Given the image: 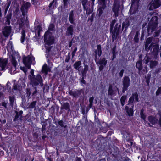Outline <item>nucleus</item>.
Segmentation results:
<instances>
[{"mask_svg":"<svg viewBox=\"0 0 161 161\" xmlns=\"http://www.w3.org/2000/svg\"><path fill=\"white\" fill-rule=\"evenodd\" d=\"M30 6V3L28 2L24 3L21 8L22 14L23 16L25 15L27 13L28 8Z\"/></svg>","mask_w":161,"mask_h":161,"instance_id":"9","label":"nucleus"},{"mask_svg":"<svg viewBox=\"0 0 161 161\" xmlns=\"http://www.w3.org/2000/svg\"><path fill=\"white\" fill-rule=\"evenodd\" d=\"M22 36H21V42L23 43L25 38V33L24 30H23L21 32Z\"/></svg>","mask_w":161,"mask_h":161,"instance_id":"41","label":"nucleus"},{"mask_svg":"<svg viewBox=\"0 0 161 161\" xmlns=\"http://www.w3.org/2000/svg\"><path fill=\"white\" fill-rule=\"evenodd\" d=\"M131 107H129L128 106H126L125 108L126 112L129 116H132L133 114V108L134 107V104H131Z\"/></svg>","mask_w":161,"mask_h":161,"instance_id":"13","label":"nucleus"},{"mask_svg":"<svg viewBox=\"0 0 161 161\" xmlns=\"http://www.w3.org/2000/svg\"><path fill=\"white\" fill-rule=\"evenodd\" d=\"M159 48V46L158 45H155L154 46L153 53L154 54L156 55L158 54Z\"/></svg>","mask_w":161,"mask_h":161,"instance_id":"32","label":"nucleus"},{"mask_svg":"<svg viewBox=\"0 0 161 161\" xmlns=\"http://www.w3.org/2000/svg\"><path fill=\"white\" fill-rule=\"evenodd\" d=\"M160 32V30H158V31L155 32V35L154 36V37L158 36Z\"/></svg>","mask_w":161,"mask_h":161,"instance_id":"61","label":"nucleus"},{"mask_svg":"<svg viewBox=\"0 0 161 161\" xmlns=\"http://www.w3.org/2000/svg\"><path fill=\"white\" fill-rule=\"evenodd\" d=\"M134 99L136 101H138V95L137 93L133 94L132 96L130 98L128 101L129 103L127 104L128 105L133 104Z\"/></svg>","mask_w":161,"mask_h":161,"instance_id":"14","label":"nucleus"},{"mask_svg":"<svg viewBox=\"0 0 161 161\" xmlns=\"http://www.w3.org/2000/svg\"><path fill=\"white\" fill-rule=\"evenodd\" d=\"M116 46H114L112 48V54H116Z\"/></svg>","mask_w":161,"mask_h":161,"instance_id":"62","label":"nucleus"},{"mask_svg":"<svg viewBox=\"0 0 161 161\" xmlns=\"http://www.w3.org/2000/svg\"><path fill=\"white\" fill-rule=\"evenodd\" d=\"M127 97L126 96L124 95L120 99V101L121 103L122 106H123L124 105L125 101Z\"/></svg>","mask_w":161,"mask_h":161,"instance_id":"38","label":"nucleus"},{"mask_svg":"<svg viewBox=\"0 0 161 161\" xmlns=\"http://www.w3.org/2000/svg\"><path fill=\"white\" fill-rule=\"evenodd\" d=\"M29 77L30 79V84L33 87H36V86L39 85V83L40 84L41 87L43 85V80L40 75H37L36 78L32 77L31 75H29Z\"/></svg>","mask_w":161,"mask_h":161,"instance_id":"1","label":"nucleus"},{"mask_svg":"<svg viewBox=\"0 0 161 161\" xmlns=\"http://www.w3.org/2000/svg\"><path fill=\"white\" fill-rule=\"evenodd\" d=\"M54 25L53 24H50L48 28V30L53 31L54 27Z\"/></svg>","mask_w":161,"mask_h":161,"instance_id":"56","label":"nucleus"},{"mask_svg":"<svg viewBox=\"0 0 161 161\" xmlns=\"http://www.w3.org/2000/svg\"><path fill=\"white\" fill-rule=\"evenodd\" d=\"M94 98L93 97H92L89 98V102L90 103V104L89 105V107L90 108H91L92 106Z\"/></svg>","mask_w":161,"mask_h":161,"instance_id":"48","label":"nucleus"},{"mask_svg":"<svg viewBox=\"0 0 161 161\" xmlns=\"http://www.w3.org/2000/svg\"><path fill=\"white\" fill-rule=\"evenodd\" d=\"M106 0H99V4L106 5Z\"/></svg>","mask_w":161,"mask_h":161,"instance_id":"58","label":"nucleus"},{"mask_svg":"<svg viewBox=\"0 0 161 161\" xmlns=\"http://www.w3.org/2000/svg\"><path fill=\"white\" fill-rule=\"evenodd\" d=\"M161 94V87H159L157 90L156 92V96H158Z\"/></svg>","mask_w":161,"mask_h":161,"instance_id":"54","label":"nucleus"},{"mask_svg":"<svg viewBox=\"0 0 161 161\" xmlns=\"http://www.w3.org/2000/svg\"><path fill=\"white\" fill-rule=\"evenodd\" d=\"M57 3V0H53L52 2H51L49 5V7L50 8L52 5H53V7L54 8L55 7H56V4Z\"/></svg>","mask_w":161,"mask_h":161,"instance_id":"42","label":"nucleus"},{"mask_svg":"<svg viewBox=\"0 0 161 161\" xmlns=\"http://www.w3.org/2000/svg\"><path fill=\"white\" fill-rule=\"evenodd\" d=\"M123 29L122 28H121V25H118V24H116L115 26L114 30L111 32L112 34V38L113 41H114L115 39L116 38V37L118 36L119 33L120 31L122 32Z\"/></svg>","mask_w":161,"mask_h":161,"instance_id":"3","label":"nucleus"},{"mask_svg":"<svg viewBox=\"0 0 161 161\" xmlns=\"http://www.w3.org/2000/svg\"><path fill=\"white\" fill-rule=\"evenodd\" d=\"M69 20L70 21L71 24H75V19L73 10L71 11L69 13Z\"/></svg>","mask_w":161,"mask_h":161,"instance_id":"21","label":"nucleus"},{"mask_svg":"<svg viewBox=\"0 0 161 161\" xmlns=\"http://www.w3.org/2000/svg\"><path fill=\"white\" fill-rule=\"evenodd\" d=\"M15 113H16V115L14 119V121L18 120L19 117L18 112L16 111H15Z\"/></svg>","mask_w":161,"mask_h":161,"instance_id":"55","label":"nucleus"},{"mask_svg":"<svg viewBox=\"0 0 161 161\" xmlns=\"http://www.w3.org/2000/svg\"><path fill=\"white\" fill-rule=\"evenodd\" d=\"M12 59L11 60V62L13 65L14 67H16V58L18 59V60H19L20 59L19 55L17 53L15 55H12Z\"/></svg>","mask_w":161,"mask_h":161,"instance_id":"15","label":"nucleus"},{"mask_svg":"<svg viewBox=\"0 0 161 161\" xmlns=\"http://www.w3.org/2000/svg\"><path fill=\"white\" fill-rule=\"evenodd\" d=\"M161 5V0H155L151 2L149 4V9L153 10L158 8Z\"/></svg>","mask_w":161,"mask_h":161,"instance_id":"5","label":"nucleus"},{"mask_svg":"<svg viewBox=\"0 0 161 161\" xmlns=\"http://www.w3.org/2000/svg\"><path fill=\"white\" fill-rule=\"evenodd\" d=\"M21 87L19 85L14 84L13 86V89L15 91H19L21 89Z\"/></svg>","mask_w":161,"mask_h":161,"instance_id":"39","label":"nucleus"},{"mask_svg":"<svg viewBox=\"0 0 161 161\" xmlns=\"http://www.w3.org/2000/svg\"><path fill=\"white\" fill-rule=\"evenodd\" d=\"M58 124L61 127H64V122L62 120L59 121L58 122Z\"/></svg>","mask_w":161,"mask_h":161,"instance_id":"60","label":"nucleus"},{"mask_svg":"<svg viewBox=\"0 0 161 161\" xmlns=\"http://www.w3.org/2000/svg\"><path fill=\"white\" fill-rule=\"evenodd\" d=\"M34 58L33 57L28 56L27 57H24L23 59V62L26 67L28 69H30L31 65Z\"/></svg>","mask_w":161,"mask_h":161,"instance_id":"8","label":"nucleus"},{"mask_svg":"<svg viewBox=\"0 0 161 161\" xmlns=\"http://www.w3.org/2000/svg\"><path fill=\"white\" fill-rule=\"evenodd\" d=\"M157 25L156 24H153L152 22H149L147 29L148 36L152 34V32L155 30Z\"/></svg>","mask_w":161,"mask_h":161,"instance_id":"10","label":"nucleus"},{"mask_svg":"<svg viewBox=\"0 0 161 161\" xmlns=\"http://www.w3.org/2000/svg\"><path fill=\"white\" fill-rule=\"evenodd\" d=\"M87 2L88 1L87 0H82V4L83 6V8L85 10L87 9V8H86V5Z\"/></svg>","mask_w":161,"mask_h":161,"instance_id":"49","label":"nucleus"},{"mask_svg":"<svg viewBox=\"0 0 161 161\" xmlns=\"http://www.w3.org/2000/svg\"><path fill=\"white\" fill-rule=\"evenodd\" d=\"M26 97L28 99L31 98L30 95L31 94V89L30 88H27L26 89Z\"/></svg>","mask_w":161,"mask_h":161,"instance_id":"40","label":"nucleus"},{"mask_svg":"<svg viewBox=\"0 0 161 161\" xmlns=\"http://www.w3.org/2000/svg\"><path fill=\"white\" fill-rule=\"evenodd\" d=\"M8 60L6 58L4 59L0 58V67L2 70H3L7 69Z\"/></svg>","mask_w":161,"mask_h":161,"instance_id":"11","label":"nucleus"},{"mask_svg":"<svg viewBox=\"0 0 161 161\" xmlns=\"http://www.w3.org/2000/svg\"><path fill=\"white\" fill-rule=\"evenodd\" d=\"M9 98L10 102V105L12 106L14 100V97L13 96H9Z\"/></svg>","mask_w":161,"mask_h":161,"instance_id":"50","label":"nucleus"},{"mask_svg":"<svg viewBox=\"0 0 161 161\" xmlns=\"http://www.w3.org/2000/svg\"><path fill=\"white\" fill-rule=\"evenodd\" d=\"M97 50L98 55L99 56H100L102 54L101 47L100 45L97 46Z\"/></svg>","mask_w":161,"mask_h":161,"instance_id":"43","label":"nucleus"},{"mask_svg":"<svg viewBox=\"0 0 161 161\" xmlns=\"http://www.w3.org/2000/svg\"><path fill=\"white\" fill-rule=\"evenodd\" d=\"M79 92V91H73L72 90H69V94L74 97H78V93Z\"/></svg>","mask_w":161,"mask_h":161,"instance_id":"27","label":"nucleus"},{"mask_svg":"<svg viewBox=\"0 0 161 161\" xmlns=\"http://www.w3.org/2000/svg\"><path fill=\"white\" fill-rule=\"evenodd\" d=\"M117 91H118L117 88V89L115 90L114 89V90H113L112 85L109 84L108 91V97H110L112 100L114 99V97L116 95Z\"/></svg>","mask_w":161,"mask_h":161,"instance_id":"7","label":"nucleus"},{"mask_svg":"<svg viewBox=\"0 0 161 161\" xmlns=\"http://www.w3.org/2000/svg\"><path fill=\"white\" fill-rule=\"evenodd\" d=\"M158 62L157 61L152 60L150 61L149 64L150 67L151 68H153L156 66Z\"/></svg>","mask_w":161,"mask_h":161,"instance_id":"34","label":"nucleus"},{"mask_svg":"<svg viewBox=\"0 0 161 161\" xmlns=\"http://www.w3.org/2000/svg\"><path fill=\"white\" fill-rule=\"evenodd\" d=\"M153 38V37H150L147 38L146 40V43L148 44H150L151 43V42H152Z\"/></svg>","mask_w":161,"mask_h":161,"instance_id":"53","label":"nucleus"},{"mask_svg":"<svg viewBox=\"0 0 161 161\" xmlns=\"http://www.w3.org/2000/svg\"><path fill=\"white\" fill-rule=\"evenodd\" d=\"M73 31L74 29L73 26L72 25H70L67 28L66 32V36H72L73 35Z\"/></svg>","mask_w":161,"mask_h":161,"instance_id":"17","label":"nucleus"},{"mask_svg":"<svg viewBox=\"0 0 161 161\" xmlns=\"http://www.w3.org/2000/svg\"><path fill=\"white\" fill-rule=\"evenodd\" d=\"M15 16L17 18L18 16V14L19 13V7L18 5H17L14 12Z\"/></svg>","mask_w":161,"mask_h":161,"instance_id":"46","label":"nucleus"},{"mask_svg":"<svg viewBox=\"0 0 161 161\" xmlns=\"http://www.w3.org/2000/svg\"><path fill=\"white\" fill-rule=\"evenodd\" d=\"M34 89L35 90V91L33 92L32 93V96L35 95L38 92L37 90V88L36 87H34Z\"/></svg>","mask_w":161,"mask_h":161,"instance_id":"59","label":"nucleus"},{"mask_svg":"<svg viewBox=\"0 0 161 161\" xmlns=\"http://www.w3.org/2000/svg\"><path fill=\"white\" fill-rule=\"evenodd\" d=\"M158 114L159 115V116L158 121V124L161 127V111H159Z\"/></svg>","mask_w":161,"mask_h":161,"instance_id":"51","label":"nucleus"},{"mask_svg":"<svg viewBox=\"0 0 161 161\" xmlns=\"http://www.w3.org/2000/svg\"><path fill=\"white\" fill-rule=\"evenodd\" d=\"M97 63L98 64L100 65L105 66L107 63V60H106L105 58H101Z\"/></svg>","mask_w":161,"mask_h":161,"instance_id":"23","label":"nucleus"},{"mask_svg":"<svg viewBox=\"0 0 161 161\" xmlns=\"http://www.w3.org/2000/svg\"><path fill=\"white\" fill-rule=\"evenodd\" d=\"M36 102L37 101H35L31 102L30 104L29 105L28 108L30 109H32L34 108L35 109H36Z\"/></svg>","mask_w":161,"mask_h":161,"instance_id":"33","label":"nucleus"},{"mask_svg":"<svg viewBox=\"0 0 161 161\" xmlns=\"http://www.w3.org/2000/svg\"><path fill=\"white\" fill-rule=\"evenodd\" d=\"M99 8L98 9V11H99L98 15L99 16H100L102 14L103 10L106 7V5L99 4Z\"/></svg>","mask_w":161,"mask_h":161,"instance_id":"30","label":"nucleus"},{"mask_svg":"<svg viewBox=\"0 0 161 161\" xmlns=\"http://www.w3.org/2000/svg\"><path fill=\"white\" fill-rule=\"evenodd\" d=\"M35 30L36 32H37L38 36H40V32L42 30V28L40 25H38L36 27H35Z\"/></svg>","mask_w":161,"mask_h":161,"instance_id":"37","label":"nucleus"},{"mask_svg":"<svg viewBox=\"0 0 161 161\" xmlns=\"http://www.w3.org/2000/svg\"><path fill=\"white\" fill-rule=\"evenodd\" d=\"M68 0H63V2L64 3V7H66L67 6L68 3L67 2Z\"/></svg>","mask_w":161,"mask_h":161,"instance_id":"63","label":"nucleus"},{"mask_svg":"<svg viewBox=\"0 0 161 161\" xmlns=\"http://www.w3.org/2000/svg\"><path fill=\"white\" fill-rule=\"evenodd\" d=\"M70 106L69 104L68 103H65L63 104H61V109H65L66 110H70Z\"/></svg>","mask_w":161,"mask_h":161,"instance_id":"22","label":"nucleus"},{"mask_svg":"<svg viewBox=\"0 0 161 161\" xmlns=\"http://www.w3.org/2000/svg\"><path fill=\"white\" fill-rule=\"evenodd\" d=\"M82 64L80 61L75 62L73 65L74 68L79 71H80L82 68Z\"/></svg>","mask_w":161,"mask_h":161,"instance_id":"16","label":"nucleus"},{"mask_svg":"<svg viewBox=\"0 0 161 161\" xmlns=\"http://www.w3.org/2000/svg\"><path fill=\"white\" fill-rule=\"evenodd\" d=\"M124 69H122L121 71H120V72H119V75H120V76L121 77L123 75V74L124 72Z\"/></svg>","mask_w":161,"mask_h":161,"instance_id":"64","label":"nucleus"},{"mask_svg":"<svg viewBox=\"0 0 161 161\" xmlns=\"http://www.w3.org/2000/svg\"><path fill=\"white\" fill-rule=\"evenodd\" d=\"M70 53H69L66 56V58L65 60L66 62H68L70 59Z\"/></svg>","mask_w":161,"mask_h":161,"instance_id":"57","label":"nucleus"},{"mask_svg":"<svg viewBox=\"0 0 161 161\" xmlns=\"http://www.w3.org/2000/svg\"><path fill=\"white\" fill-rule=\"evenodd\" d=\"M11 31V27L10 26H5L2 30V33L6 37L8 36Z\"/></svg>","mask_w":161,"mask_h":161,"instance_id":"12","label":"nucleus"},{"mask_svg":"<svg viewBox=\"0 0 161 161\" xmlns=\"http://www.w3.org/2000/svg\"><path fill=\"white\" fill-rule=\"evenodd\" d=\"M144 109H142L140 111V115L141 117L142 118L144 121L146 118V116L144 113Z\"/></svg>","mask_w":161,"mask_h":161,"instance_id":"45","label":"nucleus"},{"mask_svg":"<svg viewBox=\"0 0 161 161\" xmlns=\"http://www.w3.org/2000/svg\"><path fill=\"white\" fill-rule=\"evenodd\" d=\"M44 42L48 45H51L54 42V39L52 36V33L48 31L46 32L44 36Z\"/></svg>","mask_w":161,"mask_h":161,"instance_id":"2","label":"nucleus"},{"mask_svg":"<svg viewBox=\"0 0 161 161\" xmlns=\"http://www.w3.org/2000/svg\"><path fill=\"white\" fill-rule=\"evenodd\" d=\"M150 60V58L147 55H146L144 58V61L145 63L147 64L149 62L151 61Z\"/></svg>","mask_w":161,"mask_h":161,"instance_id":"47","label":"nucleus"},{"mask_svg":"<svg viewBox=\"0 0 161 161\" xmlns=\"http://www.w3.org/2000/svg\"><path fill=\"white\" fill-rule=\"evenodd\" d=\"M122 92L124 93L128 89V87L130 85V79L128 76H125L123 79Z\"/></svg>","mask_w":161,"mask_h":161,"instance_id":"6","label":"nucleus"},{"mask_svg":"<svg viewBox=\"0 0 161 161\" xmlns=\"http://www.w3.org/2000/svg\"><path fill=\"white\" fill-rule=\"evenodd\" d=\"M116 22V20H113L112 23L110 25V31L111 32L113 28V26L115 24V23Z\"/></svg>","mask_w":161,"mask_h":161,"instance_id":"52","label":"nucleus"},{"mask_svg":"<svg viewBox=\"0 0 161 161\" xmlns=\"http://www.w3.org/2000/svg\"><path fill=\"white\" fill-rule=\"evenodd\" d=\"M49 70V68H48L47 65L45 64L42 67V73H44L45 75H47Z\"/></svg>","mask_w":161,"mask_h":161,"instance_id":"29","label":"nucleus"},{"mask_svg":"<svg viewBox=\"0 0 161 161\" xmlns=\"http://www.w3.org/2000/svg\"><path fill=\"white\" fill-rule=\"evenodd\" d=\"M148 120L149 122L153 125H154L158 122V119L155 117L150 116L148 117Z\"/></svg>","mask_w":161,"mask_h":161,"instance_id":"19","label":"nucleus"},{"mask_svg":"<svg viewBox=\"0 0 161 161\" xmlns=\"http://www.w3.org/2000/svg\"><path fill=\"white\" fill-rule=\"evenodd\" d=\"M12 13L11 12H8V15L6 16L5 18L6 20L5 22V25H9L10 24V21L12 17Z\"/></svg>","mask_w":161,"mask_h":161,"instance_id":"18","label":"nucleus"},{"mask_svg":"<svg viewBox=\"0 0 161 161\" xmlns=\"http://www.w3.org/2000/svg\"><path fill=\"white\" fill-rule=\"evenodd\" d=\"M84 69H81L80 71H81L82 76H85L88 69V66L87 65L84 64Z\"/></svg>","mask_w":161,"mask_h":161,"instance_id":"20","label":"nucleus"},{"mask_svg":"<svg viewBox=\"0 0 161 161\" xmlns=\"http://www.w3.org/2000/svg\"><path fill=\"white\" fill-rule=\"evenodd\" d=\"M142 61V60H140L137 61L136 65V68L138 69L139 71L142 69L143 67Z\"/></svg>","mask_w":161,"mask_h":161,"instance_id":"26","label":"nucleus"},{"mask_svg":"<svg viewBox=\"0 0 161 161\" xmlns=\"http://www.w3.org/2000/svg\"><path fill=\"white\" fill-rule=\"evenodd\" d=\"M123 136L124 137L127 141H129L130 140V134L128 132L126 131L123 132Z\"/></svg>","mask_w":161,"mask_h":161,"instance_id":"31","label":"nucleus"},{"mask_svg":"<svg viewBox=\"0 0 161 161\" xmlns=\"http://www.w3.org/2000/svg\"><path fill=\"white\" fill-rule=\"evenodd\" d=\"M149 44L145 43V50L147 51H148L150 49L153 44L151 43L149 46H148Z\"/></svg>","mask_w":161,"mask_h":161,"instance_id":"44","label":"nucleus"},{"mask_svg":"<svg viewBox=\"0 0 161 161\" xmlns=\"http://www.w3.org/2000/svg\"><path fill=\"white\" fill-rule=\"evenodd\" d=\"M139 33L138 31H136V34L134 38V40L135 43H137L139 41Z\"/></svg>","mask_w":161,"mask_h":161,"instance_id":"36","label":"nucleus"},{"mask_svg":"<svg viewBox=\"0 0 161 161\" xmlns=\"http://www.w3.org/2000/svg\"><path fill=\"white\" fill-rule=\"evenodd\" d=\"M158 17L156 16H154L151 19V21L150 22H152L153 24H156L158 25Z\"/></svg>","mask_w":161,"mask_h":161,"instance_id":"35","label":"nucleus"},{"mask_svg":"<svg viewBox=\"0 0 161 161\" xmlns=\"http://www.w3.org/2000/svg\"><path fill=\"white\" fill-rule=\"evenodd\" d=\"M25 19L23 18H20V19L17 20V23L19 25V27L20 28H22L25 25L24 23Z\"/></svg>","mask_w":161,"mask_h":161,"instance_id":"24","label":"nucleus"},{"mask_svg":"<svg viewBox=\"0 0 161 161\" xmlns=\"http://www.w3.org/2000/svg\"><path fill=\"white\" fill-rule=\"evenodd\" d=\"M130 25V22L129 19H126L125 21L124 22L122 23V29H123L124 27H125L126 30L127 28Z\"/></svg>","mask_w":161,"mask_h":161,"instance_id":"28","label":"nucleus"},{"mask_svg":"<svg viewBox=\"0 0 161 161\" xmlns=\"http://www.w3.org/2000/svg\"><path fill=\"white\" fill-rule=\"evenodd\" d=\"M139 1V0H132V4L130 9V12L134 7H137L138 6V3Z\"/></svg>","mask_w":161,"mask_h":161,"instance_id":"25","label":"nucleus"},{"mask_svg":"<svg viewBox=\"0 0 161 161\" xmlns=\"http://www.w3.org/2000/svg\"><path fill=\"white\" fill-rule=\"evenodd\" d=\"M119 0H114L112 8V11L114 13V16L115 17L119 15Z\"/></svg>","mask_w":161,"mask_h":161,"instance_id":"4","label":"nucleus"}]
</instances>
